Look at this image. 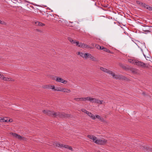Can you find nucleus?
<instances>
[{
	"mask_svg": "<svg viewBox=\"0 0 152 152\" xmlns=\"http://www.w3.org/2000/svg\"><path fill=\"white\" fill-rule=\"evenodd\" d=\"M142 6L143 7H145L146 8V7H148V5H146V4L142 3Z\"/></svg>",
	"mask_w": 152,
	"mask_h": 152,
	"instance_id": "obj_34",
	"label": "nucleus"
},
{
	"mask_svg": "<svg viewBox=\"0 0 152 152\" xmlns=\"http://www.w3.org/2000/svg\"><path fill=\"white\" fill-rule=\"evenodd\" d=\"M81 111L85 113L86 114L89 116L91 113L89 112L88 111H87L86 110L84 109H81Z\"/></svg>",
	"mask_w": 152,
	"mask_h": 152,
	"instance_id": "obj_15",
	"label": "nucleus"
},
{
	"mask_svg": "<svg viewBox=\"0 0 152 152\" xmlns=\"http://www.w3.org/2000/svg\"><path fill=\"white\" fill-rule=\"evenodd\" d=\"M133 72H134V73H135V72L134 71H133Z\"/></svg>",
	"mask_w": 152,
	"mask_h": 152,
	"instance_id": "obj_45",
	"label": "nucleus"
},
{
	"mask_svg": "<svg viewBox=\"0 0 152 152\" xmlns=\"http://www.w3.org/2000/svg\"><path fill=\"white\" fill-rule=\"evenodd\" d=\"M86 59H87L89 58L91 60L93 56L91 54L89 53H86Z\"/></svg>",
	"mask_w": 152,
	"mask_h": 152,
	"instance_id": "obj_12",
	"label": "nucleus"
},
{
	"mask_svg": "<svg viewBox=\"0 0 152 152\" xmlns=\"http://www.w3.org/2000/svg\"><path fill=\"white\" fill-rule=\"evenodd\" d=\"M66 90V88L59 87H56V88H55V89L54 90L55 91H59L64 92H65V90Z\"/></svg>",
	"mask_w": 152,
	"mask_h": 152,
	"instance_id": "obj_8",
	"label": "nucleus"
},
{
	"mask_svg": "<svg viewBox=\"0 0 152 152\" xmlns=\"http://www.w3.org/2000/svg\"><path fill=\"white\" fill-rule=\"evenodd\" d=\"M35 23L37 25H38L39 26H43L45 25L44 24L38 21L35 22Z\"/></svg>",
	"mask_w": 152,
	"mask_h": 152,
	"instance_id": "obj_18",
	"label": "nucleus"
},
{
	"mask_svg": "<svg viewBox=\"0 0 152 152\" xmlns=\"http://www.w3.org/2000/svg\"><path fill=\"white\" fill-rule=\"evenodd\" d=\"M11 134L13 137H14L16 138H17L20 140H23V138H24L23 137H22L20 135H18L15 133H12Z\"/></svg>",
	"mask_w": 152,
	"mask_h": 152,
	"instance_id": "obj_7",
	"label": "nucleus"
},
{
	"mask_svg": "<svg viewBox=\"0 0 152 152\" xmlns=\"http://www.w3.org/2000/svg\"><path fill=\"white\" fill-rule=\"evenodd\" d=\"M66 90H65V92H69L71 91L70 90L66 88Z\"/></svg>",
	"mask_w": 152,
	"mask_h": 152,
	"instance_id": "obj_38",
	"label": "nucleus"
},
{
	"mask_svg": "<svg viewBox=\"0 0 152 152\" xmlns=\"http://www.w3.org/2000/svg\"><path fill=\"white\" fill-rule=\"evenodd\" d=\"M97 118L98 119L100 120L101 122H104V118H103L101 117L99 115H96L95 118Z\"/></svg>",
	"mask_w": 152,
	"mask_h": 152,
	"instance_id": "obj_13",
	"label": "nucleus"
},
{
	"mask_svg": "<svg viewBox=\"0 0 152 152\" xmlns=\"http://www.w3.org/2000/svg\"><path fill=\"white\" fill-rule=\"evenodd\" d=\"M96 47L98 49L102 50V47L98 45H96Z\"/></svg>",
	"mask_w": 152,
	"mask_h": 152,
	"instance_id": "obj_29",
	"label": "nucleus"
},
{
	"mask_svg": "<svg viewBox=\"0 0 152 152\" xmlns=\"http://www.w3.org/2000/svg\"><path fill=\"white\" fill-rule=\"evenodd\" d=\"M77 54L79 55L82 57L86 59V53H84L82 52H78L77 53Z\"/></svg>",
	"mask_w": 152,
	"mask_h": 152,
	"instance_id": "obj_9",
	"label": "nucleus"
},
{
	"mask_svg": "<svg viewBox=\"0 0 152 152\" xmlns=\"http://www.w3.org/2000/svg\"><path fill=\"white\" fill-rule=\"evenodd\" d=\"M83 43H82V42L80 43L79 45H78V47L82 48V47H83V45L82 44H83Z\"/></svg>",
	"mask_w": 152,
	"mask_h": 152,
	"instance_id": "obj_35",
	"label": "nucleus"
},
{
	"mask_svg": "<svg viewBox=\"0 0 152 152\" xmlns=\"http://www.w3.org/2000/svg\"><path fill=\"white\" fill-rule=\"evenodd\" d=\"M90 97L88 96L86 97H83V101H90Z\"/></svg>",
	"mask_w": 152,
	"mask_h": 152,
	"instance_id": "obj_26",
	"label": "nucleus"
},
{
	"mask_svg": "<svg viewBox=\"0 0 152 152\" xmlns=\"http://www.w3.org/2000/svg\"><path fill=\"white\" fill-rule=\"evenodd\" d=\"M64 148H66L68 149H69L70 150H71L72 151H73V149L71 146H69L68 145H64Z\"/></svg>",
	"mask_w": 152,
	"mask_h": 152,
	"instance_id": "obj_14",
	"label": "nucleus"
},
{
	"mask_svg": "<svg viewBox=\"0 0 152 152\" xmlns=\"http://www.w3.org/2000/svg\"><path fill=\"white\" fill-rule=\"evenodd\" d=\"M3 80L4 81H13L14 80L13 79H12L11 78H8V77H4Z\"/></svg>",
	"mask_w": 152,
	"mask_h": 152,
	"instance_id": "obj_20",
	"label": "nucleus"
},
{
	"mask_svg": "<svg viewBox=\"0 0 152 152\" xmlns=\"http://www.w3.org/2000/svg\"><path fill=\"white\" fill-rule=\"evenodd\" d=\"M79 98H75L74 99L77 102L79 101Z\"/></svg>",
	"mask_w": 152,
	"mask_h": 152,
	"instance_id": "obj_36",
	"label": "nucleus"
},
{
	"mask_svg": "<svg viewBox=\"0 0 152 152\" xmlns=\"http://www.w3.org/2000/svg\"><path fill=\"white\" fill-rule=\"evenodd\" d=\"M64 145L61 144H59L58 143H56V145L58 147H63Z\"/></svg>",
	"mask_w": 152,
	"mask_h": 152,
	"instance_id": "obj_24",
	"label": "nucleus"
},
{
	"mask_svg": "<svg viewBox=\"0 0 152 152\" xmlns=\"http://www.w3.org/2000/svg\"><path fill=\"white\" fill-rule=\"evenodd\" d=\"M54 17V16L53 15H50L49 14L48 15L47 17V19L48 20H50L51 19H53V18H51V17Z\"/></svg>",
	"mask_w": 152,
	"mask_h": 152,
	"instance_id": "obj_22",
	"label": "nucleus"
},
{
	"mask_svg": "<svg viewBox=\"0 0 152 152\" xmlns=\"http://www.w3.org/2000/svg\"><path fill=\"white\" fill-rule=\"evenodd\" d=\"M136 2L137 4H139L140 6H142V4L143 3L142 2L140 1H137Z\"/></svg>",
	"mask_w": 152,
	"mask_h": 152,
	"instance_id": "obj_32",
	"label": "nucleus"
},
{
	"mask_svg": "<svg viewBox=\"0 0 152 152\" xmlns=\"http://www.w3.org/2000/svg\"><path fill=\"white\" fill-rule=\"evenodd\" d=\"M143 55H144V57L146 58V60H149V58L148 57H147V58H146L145 55L144 54H143Z\"/></svg>",
	"mask_w": 152,
	"mask_h": 152,
	"instance_id": "obj_40",
	"label": "nucleus"
},
{
	"mask_svg": "<svg viewBox=\"0 0 152 152\" xmlns=\"http://www.w3.org/2000/svg\"><path fill=\"white\" fill-rule=\"evenodd\" d=\"M83 47L82 48H91V47L89 45H88L86 44H84V43H83Z\"/></svg>",
	"mask_w": 152,
	"mask_h": 152,
	"instance_id": "obj_17",
	"label": "nucleus"
},
{
	"mask_svg": "<svg viewBox=\"0 0 152 152\" xmlns=\"http://www.w3.org/2000/svg\"><path fill=\"white\" fill-rule=\"evenodd\" d=\"M96 101H97L96 102V103L99 104H102V102H103V101L102 100H100L98 99H97V100H96Z\"/></svg>",
	"mask_w": 152,
	"mask_h": 152,
	"instance_id": "obj_28",
	"label": "nucleus"
},
{
	"mask_svg": "<svg viewBox=\"0 0 152 152\" xmlns=\"http://www.w3.org/2000/svg\"><path fill=\"white\" fill-rule=\"evenodd\" d=\"M143 31L145 32H148L149 31V30H144Z\"/></svg>",
	"mask_w": 152,
	"mask_h": 152,
	"instance_id": "obj_42",
	"label": "nucleus"
},
{
	"mask_svg": "<svg viewBox=\"0 0 152 152\" xmlns=\"http://www.w3.org/2000/svg\"><path fill=\"white\" fill-rule=\"evenodd\" d=\"M0 24H2V23H1V20H0Z\"/></svg>",
	"mask_w": 152,
	"mask_h": 152,
	"instance_id": "obj_43",
	"label": "nucleus"
},
{
	"mask_svg": "<svg viewBox=\"0 0 152 152\" xmlns=\"http://www.w3.org/2000/svg\"><path fill=\"white\" fill-rule=\"evenodd\" d=\"M94 62L98 61V60L96 59V58L94 57V56H93L92 59H91Z\"/></svg>",
	"mask_w": 152,
	"mask_h": 152,
	"instance_id": "obj_30",
	"label": "nucleus"
},
{
	"mask_svg": "<svg viewBox=\"0 0 152 152\" xmlns=\"http://www.w3.org/2000/svg\"><path fill=\"white\" fill-rule=\"evenodd\" d=\"M97 99L95 98H91L90 97V101L93 103H96Z\"/></svg>",
	"mask_w": 152,
	"mask_h": 152,
	"instance_id": "obj_16",
	"label": "nucleus"
},
{
	"mask_svg": "<svg viewBox=\"0 0 152 152\" xmlns=\"http://www.w3.org/2000/svg\"><path fill=\"white\" fill-rule=\"evenodd\" d=\"M44 88L48 89L50 88L54 90L55 86L51 85H48L45 86Z\"/></svg>",
	"mask_w": 152,
	"mask_h": 152,
	"instance_id": "obj_10",
	"label": "nucleus"
},
{
	"mask_svg": "<svg viewBox=\"0 0 152 152\" xmlns=\"http://www.w3.org/2000/svg\"><path fill=\"white\" fill-rule=\"evenodd\" d=\"M5 77H4L3 75L1 74V73L0 72V78L2 80H4V78Z\"/></svg>",
	"mask_w": 152,
	"mask_h": 152,
	"instance_id": "obj_31",
	"label": "nucleus"
},
{
	"mask_svg": "<svg viewBox=\"0 0 152 152\" xmlns=\"http://www.w3.org/2000/svg\"><path fill=\"white\" fill-rule=\"evenodd\" d=\"M8 121L9 122H11L12 121V119H10L8 121Z\"/></svg>",
	"mask_w": 152,
	"mask_h": 152,
	"instance_id": "obj_41",
	"label": "nucleus"
},
{
	"mask_svg": "<svg viewBox=\"0 0 152 152\" xmlns=\"http://www.w3.org/2000/svg\"><path fill=\"white\" fill-rule=\"evenodd\" d=\"M89 116L91 117L92 119L94 120L95 119V116L91 113L89 115Z\"/></svg>",
	"mask_w": 152,
	"mask_h": 152,
	"instance_id": "obj_27",
	"label": "nucleus"
},
{
	"mask_svg": "<svg viewBox=\"0 0 152 152\" xmlns=\"http://www.w3.org/2000/svg\"><path fill=\"white\" fill-rule=\"evenodd\" d=\"M135 65L142 68L148 67L147 64L144 63L138 60H136L135 62Z\"/></svg>",
	"mask_w": 152,
	"mask_h": 152,
	"instance_id": "obj_4",
	"label": "nucleus"
},
{
	"mask_svg": "<svg viewBox=\"0 0 152 152\" xmlns=\"http://www.w3.org/2000/svg\"><path fill=\"white\" fill-rule=\"evenodd\" d=\"M106 142V141L105 140L102 139H96L94 141L96 143L101 145L104 144Z\"/></svg>",
	"mask_w": 152,
	"mask_h": 152,
	"instance_id": "obj_6",
	"label": "nucleus"
},
{
	"mask_svg": "<svg viewBox=\"0 0 152 152\" xmlns=\"http://www.w3.org/2000/svg\"><path fill=\"white\" fill-rule=\"evenodd\" d=\"M1 118H0V122H1Z\"/></svg>",
	"mask_w": 152,
	"mask_h": 152,
	"instance_id": "obj_44",
	"label": "nucleus"
},
{
	"mask_svg": "<svg viewBox=\"0 0 152 152\" xmlns=\"http://www.w3.org/2000/svg\"><path fill=\"white\" fill-rule=\"evenodd\" d=\"M146 9H148L149 10H152V7L149 6H148V7H146Z\"/></svg>",
	"mask_w": 152,
	"mask_h": 152,
	"instance_id": "obj_33",
	"label": "nucleus"
},
{
	"mask_svg": "<svg viewBox=\"0 0 152 152\" xmlns=\"http://www.w3.org/2000/svg\"><path fill=\"white\" fill-rule=\"evenodd\" d=\"M43 113L48 115L51 116L53 117H55L56 112L53 111L49 110H44L43 111Z\"/></svg>",
	"mask_w": 152,
	"mask_h": 152,
	"instance_id": "obj_3",
	"label": "nucleus"
},
{
	"mask_svg": "<svg viewBox=\"0 0 152 152\" xmlns=\"http://www.w3.org/2000/svg\"><path fill=\"white\" fill-rule=\"evenodd\" d=\"M79 101H83V97L79 98Z\"/></svg>",
	"mask_w": 152,
	"mask_h": 152,
	"instance_id": "obj_39",
	"label": "nucleus"
},
{
	"mask_svg": "<svg viewBox=\"0 0 152 152\" xmlns=\"http://www.w3.org/2000/svg\"><path fill=\"white\" fill-rule=\"evenodd\" d=\"M75 43L76 44V46H78V45H79L80 43L78 41L76 42L75 41Z\"/></svg>",
	"mask_w": 152,
	"mask_h": 152,
	"instance_id": "obj_37",
	"label": "nucleus"
},
{
	"mask_svg": "<svg viewBox=\"0 0 152 152\" xmlns=\"http://www.w3.org/2000/svg\"><path fill=\"white\" fill-rule=\"evenodd\" d=\"M102 49L104 51L107 52L109 53H111V52L110 50L103 47H102Z\"/></svg>",
	"mask_w": 152,
	"mask_h": 152,
	"instance_id": "obj_19",
	"label": "nucleus"
},
{
	"mask_svg": "<svg viewBox=\"0 0 152 152\" xmlns=\"http://www.w3.org/2000/svg\"><path fill=\"white\" fill-rule=\"evenodd\" d=\"M88 137L94 141V142L97 139V137H96L92 135H88Z\"/></svg>",
	"mask_w": 152,
	"mask_h": 152,
	"instance_id": "obj_11",
	"label": "nucleus"
},
{
	"mask_svg": "<svg viewBox=\"0 0 152 152\" xmlns=\"http://www.w3.org/2000/svg\"><path fill=\"white\" fill-rule=\"evenodd\" d=\"M68 40L72 43H75V41H74L70 37H68Z\"/></svg>",
	"mask_w": 152,
	"mask_h": 152,
	"instance_id": "obj_25",
	"label": "nucleus"
},
{
	"mask_svg": "<svg viewBox=\"0 0 152 152\" xmlns=\"http://www.w3.org/2000/svg\"><path fill=\"white\" fill-rule=\"evenodd\" d=\"M55 117L64 118H68L69 117L70 115H69L65 113H60L59 112H56Z\"/></svg>",
	"mask_w": 152,
	"mask_h": 152,
	"instance_id": "obj_2",
	"label": "nucleus"
},
{
	"mask_svg": "<svg viewBox=\"0 0 152 152\" xmlns=\"http://www.w3.org/2000/svg\"><path fill=\"white\" fill-rule=\"evenodd\" d=\"M136 60L133 59H129L128 61L129 62L135 65V62Z\"/></svg>",
	"mask_w": 152,
	"mask_h": 152,
	"instance_id": "obj_21",
	"label": "nucleus"
},
{
	"mask_svg": "<svg viewBox=\"0 0 152 152\" xmlns=\"http://www.w3.org/2000/svg\"><path fill=\"white\" fill-rule=\"evenodd\" d=\"M56 79H53L55 80L56 82L61 83L64 84H66L67 83V81L66 80H64L63 79L57 76L55 77Z\"/></svg>",
	"mask_w": 152,
	"mask_h": 152,
	"instance_id": "obj_5",
	"label": "nucleus"
},
{
	"mask_svg": "<svg viewBox=\"0 0 152 152\" xmlns=\"http://www.w3.org/2000/svg\"><path fill=\"white\" fill-rule=\"evenodd\" d=\"M100 69L102 71L111 75L113 76V78L114 79H119L120 80H128V79L125 76L121 75H116L112 71L102 67H101Z\"/></svg>",
	"mask_w": 152,
	"mask_h": 152,
	"instance_id": "obj_1",
	"label": "nucleus"
},
{
	"mask_svg": "<svg viewBox=\"0 0 152 152\" xmlns=\"http://www.w3.org/2000/svg\"><path fill=\"white\" fill-rule=\"evenodd\" d=\"M1 122H7L8 119L6 117L1 118Z\"/></svg>",
	"mask_w": 152,
	"mask_h": 152,
	"instance_id": "obj_23",
	"label": "nucleus"
}]
</instances>
